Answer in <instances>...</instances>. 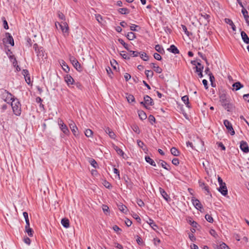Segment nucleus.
Returning <instances> with one entry per match:
<instances>
[{"label":"nucleus","instance_id":"obj_1","mask_svg":"<svg viewBox=\"0 0 249 249\" xmlns=\"http://www.w3.org/2000/svg\"><path fill=\"white\" fill-rule=\"evenodd\" d=\"M10 104L14 114L16 116H20L21 113V105L19 100L16 97H12Z\"/></svg>","mask_w":249,"mask_h":249},{"label":"nucleus","instance_id":"obj_2","mask_svg":"<svg viewBox=\"0 0 249 249\" xmlns=\"http://www.w3.org/2000/svg\"><path fill=\"white\" fill-rule=\"evenodd\" d=\"M220 102L222 106L228 111H231L232 109V104L230 103V100L225 93L221 94L219 96Z\"/></svg>","mask_w":249,"mask_h":249},{"label":"nucleus","instance_id":"obj_3","mask_svg":"<svg viewBox=\"0 0 249 249\" xmlns=\"http://www.w3.org/2000/svg\"><path fill=\"white\" fill-rule=\"evenodd\" d=\"M12 97L15 96L6 89H1V98L5 102L10 104L9 101H11Z\"/></svg>","mask_w":249,"mask_h":249},{"label":"nucleus","instance_id":"obj_4","mask_svg":"<svg viewBox=\"0 0 249 249\" xmlns=\"http://www.w3.org/2000/svg\"><path fill=\"white\" fill-rule=\"evenodd\" d=\"M58 124L59 126V128L63 132V134H61V138H64V135L69 136L70 132L68 128V126L65 124L61 119H59L58 121Z\"/></svg>","mask_w":249,"mask_h":249},{"label":"nucleus","instance_id":"obj_5","mask_svg":"<svg viewBox=\"0 0 249 249\" xmlns=\"http://www.w3.org/2000/svg\"><path fill=\"white\" fill-rule=\"evenodd\" d=\"M70 60L73 67L77 71L80 72L83 71V68L81 65L74 56H71Z\"/></svg>","mask_w":249,"mask_h":249},{"label":"nucleus","instance_id":"obj_6","mask_svg":"<svg viewBox=\"0 0 249 249\" xmlns=\"http://www.w3.org/2000/svg\"><path fill=\"white\" fill-rule=\"evenodd\" d=\"M33 48L34 49L37 57L39 58L43 59V57L44 56V51L43 47H39L37 43H35L33 45Z\"/></svg>","mask_w":249,"mask_h":249},{"label":"nucleus","instance_id":"obj_7","mask_svg":"<svg viewBox=\"0 0 249 249\" xmlns=\"http://www.w3.org/2000/svg\"><path fill=\"white\" fill-rule=\"evenodd\" d=\"M201 18L199 19V21L201 25H206L210 21V16L206 13L201 14Z\"/></svg>","mask_w":249,"mask_h":249},{"label":"nucleus","instance_id":"obj_8","mask_svg":"<svg viewBox=\"0 0 249 249\" xmlns=\"http://www.w3.org/2000/svg\"><path fill=\"white\" fill-rule=\"evenodd\" d=\"M59 27L64 36L69 35V27L67 22H61V24H59Z\"/></svg>","mask_w":249,"mask_h":249},{"label":"nucleus","instance_id":"obj_9","mask_svg":"<svg viewBox=\"0 0 249 249\" xmlns=\"http://www.w3.org/2000/svg\"><path fill=\"white\" fill-rule=\"evenodd\" d=\"M192 202L194 207L197 210L201 212V210L203 209V206L199 201V200L198 199L193 197L192 198Z\"/></svg>","mask_w":249,"mask_h":249},{"label":"nucleus","instance_id":"obj_10","mask_svg":"<svg viewBox=\"0 0 249 249\" xmlns=\"http://www.w3.org/2000/svg\"><path fill=\"white\" fill-rule=\"evenodd\" d=\"M224 125L226 127L228 131L230 132L231 134V135H233V128L232 127V124L228 120H225L224 121Z\"/></svg>","mask_w":249,"mask_h":249},{"label":"nucleus","instance_id":"obj_11","mask_svg":"<svg viewBox=\"0 0 249 249\" xmlns=\"http://www.w3.org/2000/svg\"><path fill=\"white\" fill-rule=\"evenodd\" d=\"M104 130H105V132L108 135L111 139L113 140L116 139V135L111 129L108 127L105 126Z\"/></svg>","mask_w":249,"mask_h":249},{"label":"nucleus","instance_id":"obj_12","mask_svg":"<svg viewBox=\"0 0 249 249\" xmlns=\"http://www.w3.org/2000/svg\"><path fill=\"white\" fill-rule=\"evenodd\" d=\"M240 147L241 150L244 153H247L249 152V147L248 143L243 141L240 142Z\"/></svg>","mask_w":249,"mask_h":249},{"label":"nucleus","instance_id":"obj_13","mask_svg":"<svg viewBox=\"0 0 249 249\" xmlns=\"http://www.w3.org/2000/svg\"><path fill=\"white\" fill-rule=\"evenodd\" d=\"M22 74L24 77L26 82L27 84L30 85L31 83V79L28 70L26 69L23 70Z\"/></svg>","mask_w":249,"mask_h":249},{"label":"nucleus","instance_id":"obj_14","mask_svg":"<svg viewBox=\"0 0 249 249\" xmlns=\"http://www.w3.org/2000/svg\"><path fill=\"white\" fill-rule=\"evenodd\" d=\"M159 191L160 194L162 196V197L167 201L169 202L171 200V198L169 195L167 194V193L165 191V190L161 188H159Z\"/></svg>","mask_w":249,"mask_h":249},{"label":"nucleus","instance_id":"obj_15","mask_svg":"<svg viewBox=\"0 0 249 249\" xmlns=\"http://www.w3.org/2000/svg\"><path fill=\"white\" fill-rule=\"evenodd\" d=\"M69 125L73 134L75 137L78 136L79 132L78 130V128L75 125V124L73 122H72V123L70 124Z\"/></svg>","mask_w":249,"mask_h":249},{"label":"nucleus","instance_id":"obj_16","mask_svg":"<svg viewBox=\"0 0 249 249\" xmlns=\"http://www.w3.org/2000/svg\"><path fill=\"white\" fill-rule=\"evenodd\" d=\"M112 147L118 155L121 156L123 158L125 159V156H126V155L121 149L114 144H112Z\"/></svg>","mask_w":249,"mask_h":249},{"label":"nucleus","instance_id":"obj_17","mask_svg":"<svg viewBox=\"0 0 249 249\" xmlns=\"http://www.w3.org/2000/svg\"><path fill=\"white\" fill-rule=\"evenodd\" d=\"M5 36L6 37V42L10 44L12 46H14V40L13 37L9 33H5Z\"/></svg>","mask_w":249,"mask_h":249},{"label":"nucleus","instance_id":"obj_18","mask_svg":"<svg viewBox=\"0 0 249 249\" xmlns=\"http://www.w3.org/2000/svg\"><path fill=\"white\" fill-rule=\"evenodd\" d=\"M145 103L148 107V106H152L154 105V102L153 99L148 95H145L143 97Z\"/></svg>","mask_w":249,"mask_h":249},{"label":"nucleus","instance_id":"obj_19","mask_svg":"<svg viewBox=\"0 0 249 249\" xmlns=\"http://www.w3.org/2000/svg\"><path fill=\"white\" fill-rule=\"evenodd\" d=\"M167 50L175 54L179 53V51L175 45H171L170 47Z\"/></svg>","mask_w":249,"mask_h":249},{"label":"nucleus","instance_id":"obj_20","mask_svg":"<svg viewBox=\"0 0 249 249\" xmlns=\"http://www.w3.org/2000/svg\"><path fill=\"white\" fill-rule=\"evenodd\" d=\"M59 63L60 65L61 66L63 70L66 73H68L70 71V68L69 66L67 65V64L65 62V61L63 60H61V61H59Z\"/></svg>","mask_w":249,"mask_h":249},{"label":"nucleus","instance_id":"obj_21","mask_svg":"<svg viewBox=\"0 0 249 249\" xmlns=\"http://www.w3.org/2000/svg\"><path fill=\"white\" fill-rule=\"evenodd\" d=\"M227 79L228 80V81H226L227 86L229 87V89L233 90V80L232 76L228 74L227 76Z\"/></svg>","mask_w":249,"mask_h":249},{"label":"nucleus","instance_id":"obj_22","mask_svg":"<svg viewBox=\"0 0 249 249\" xmlns=\"http://www.w3.org/2000/svg\"><path fill=\"white\" fill-rule=\"evenodd\" d=\"M218 190L224 196H226L228 194V190L226 184L220 186L218 188Z\"/></svg>","mask_w":249,"mask_h":249},{"label":"nucleus","instance_id":"obj_23","mask_svg":"<svg viewBox=\"0 0 249 249\" xmlns=\"http://www.w3.org/2000/svg\"><path fill=\"white\" fill-rule=\"evenodd\" d=\"M64 79L65 82L67 83V84L69 85H72L73 84V83L74 82V80L73 78L69 74L66 75L64 77Z\"/></svg>","mask_w":249,"mask_h":249},{"label":"nucleus","instance_id":"obj_24","mask_svg":"<svg viewBox=\"0 0 249 249\" xmlns=\"http://www.w3.org/2000/svg\"><path fill=\"white\" fill-rule=\"evenodd\" d=\"M159 162L160 163L161 166L162 168H163L164 169L170 171L171 170V168L170 165L167 164L166 162L163 160H160Z\"/></svg>","mask_w":249,"mask_h":249},{"label":"nucleus","instance_id":"obj_25","mask_svg":"<svg viewBox=\"0 0 249 249\" xmlns=\"http://www.w3.org/2000/svg\"><path fill=\"white\" fill-rule=\"evenodd\" d=\"M181 100L187 107L191 108V106L190 105L189 100V97L188 95H184L182 97Z\"/></svg>","mask_w":249,"mask_h":249},{"label":"nucleus","instance_id":"obj_26","mask_svg":"<svg viewBox=\"0 0 249 249\" xmlns=\"http://www.w3.org/2000/svg\"><path fill=\"white\" fill-rule=\"evenodd\" d=\"M61 223L62 225L65 228H68L70 227V221L68 218H62Z\"/></svg>","mask_w":249,"mask_h":249},{"label":"nucleus","instance_id":"obj_27","mask_svg":"<svg viewBox=\"0 0 249 249\" xmlns=\"http://www.w3.org/2000/svg\"><path fill=\"white\" fill-rule=\"evenodd\" d=\"M144 159L146 162L148 163L150 165L155 167L156 166L155 162L149 156H145Z\"/></svg>","mask_w":249,"mask_h":249},{"label":"nucleus","instance_id":"obj_28","mask_svg":"<svg viewBox=\"0 0 249 249\" xmlns=\"http://www.w3.org/2000/svg\"><path fill=\"white\" fill-rule=\"evenodd\" d=\"M241 35L244 42L246 44H249V37L247 36V34L245 32L242 31Z\"/></svg>","mask_w":249,"mask_h":249},{"label":"nucleus","instance_id":"obj_29","mask_svg":"<svg viewBox=\"0 0 249 249\" xmlns=\"http://www.w3.org/2000/svg\"><path fill=\"white\" fill-rule=\"evenodd\" d=\"M150 65L152 67L153 69H154V70L156 72L158 73H160L162 72V70L159 66H157L154 63H151Z\"/></svg>","mask_w":249,"mask_h":249},{"label":"nucleus","instance_id":"obj_30","mask_svg":"<svg viewBox=\"0 0 249 249\" xmlns=\"http://www.w3.org/2000/svg\"><path fill=\"white\" fill-rule=\"evenodd\" d=\"M138 113L139 118L141 120H144L147 118L146 114L144 111H143L142 110H138Z\"/></svg>","mask_w":249,"mask_h":249},{"label":"nucleus","instance_id":"obj_31","mask_svg":"<svg viewBox=\"0 0 249 249\" xmlns=\"http://www.w3.org/2000/svg\"><path fill=\"white\" fill-rule=\"evenodd\" d=\"M147 223L154 230L156 231V229L158 228V226L153 219L150 218L149 219V222Z\"/></svg>","mask_w":249,"mask_h":249},{"label":"nucleus","instance_id":"obj_32","mask_svg":"<svg viewBox=\"0 0 249 249\" xmlns=\"http://www.w3.org/2000/svg\"><path fill=\"white\" fill-rule=\"evenodd\" d=\"M125 183L126 186V188L131 190L133 187V183L128 178L125 179Z\"/></svg>","mask_w":249,"mask_h":249},{"label":"nucleus","instance_id":"obj_33","mask_svg":"<svg viewBox=\"0 0 249 249\" xmlns=\"http://www.w3.org/2000/svg\"><path fill=\"white\" fill-rule=\"evenodd\" d=\"M171 153L174 156L177 157L179 155V151L175 147H173L170 149Z\"/></svg>","mask_w":249,"mask_h":249},{"label":"nucleus","instance_id":"obj_34","mask_svg":"<svg viewBox=\"0 0 249 249\" xmlns=\"http://www.w3.org/2000/svg\"><path fill=\"white\" fill-rule=\"evenodd\" d=\"M140 56L141 58L144 61H147L149 60V56L144 52H140Z\"/></svg>","mask_w":249,"mask_h":249},{"label":"nucleus","instance_id":"obj_35","mask_svg":"<svg viewBox=\"0 0 249 249\" xmlns=\"http://www.w3.org/2000/svg\"><path fill=\"white\" fill-rule=\"evenodd\" d=\"M155 49L158 53L163 54L165 53L163 48L160 45L157 44L155 45Z\"/></svg>","mask_w":249,"mask_h":249},{"label":"nucleus","instance_id":"obj_36","mask_svg":"<svg viewBox=\"0 0 249 249\" xmlns=\"http://www.w3.org/2000/svg\"><path fill=\"white\" fill-rule=\"evenodd\" d=\"M119 13L122 15H126L130 13V10L126 8H121L118 10Z\"/></svg>","mask_w":249,"mask_h":249},{"label":"nucleus","instance_id":"obj_37","mask_svg":"<svg viewBox=\"0 0 249 249\" xmlns=\"http://www.w3.org/2000/svg\"><path fill=\"white\" fill-rule=\"evenodd\" d=\"M125 94L126 98L128 103H131L132 102H135V98L133 95L128 94L127 93H125Z\"/></svg>","mask_w":249,"mask_h":249},{"label":"nucleus","instance_id":"obj_38","mask_svg":"<svg viewBox=\"0 0 249 249\" xmlns=\"http://www.w3.org/2000/svg\"><path fill=\"white\" fill-rule=\"evenodd\" d=\"M215 249H230L229 247L224 242L221 243L219 246L216 245Z\"/></svg>","mask_w":249,"mask_h":249},{"label":"nucleus","instance_id":"obj_39","mask_svg":"<svg viewBox=\"0 0 249 249\" xmlns=\"http://www.w3.org/2000/svg\"><path fill=\"white\" fill-rule=\"evenodd\" d=\"M242 13L244 17V18L246 22L249 24V16L248 15V12L247 10L243 8L242 9Z\"/></svg>","mask_w":249,"mask_h":249},{"label":"nucleus","instance_id":"obj_40","mask_svg":"<svg viewBox=\"0 0 249 249\" xmlns=\"http://www.w3.org/2000/svg\"><path fill=\"white\" fill-rule=\"evenodd\" d=\"M89 161L90 163V165L94 168H97L99 167L97 162L94 159L92 158H90L89 159Z\"/></svg>","mask_w":249,"mask_h":249},{"label":"nucleus","instance_id":"obj_41","mask_svg":"<svg viewBox=\"0 0 249 249\" xmlns=\"http://www.w3.org/2000/svg\"><path fill=\"white\" fill-rule=\"evenodd\" d=\"M126 37L129 40H133L136 38L135 34L132 32H128L126 35Z\"/></svg>","mask_w":249,"mask_h":249},{"label":"nucleus","instance_id":"obj_42","mask_svg":"<svg viewBox=\"0 0 249 249\" xmlns=\"http://www.w3.org/2000/svg\"><path fill=\"white\" fill-rule=\"evenodd\" d=\"M181 27H182V31L184 32V34L187 36H188V37H190V36H192V33H190L189 32L188 30H187V28L186 27V26L184 25H181Z\"/></svg>","mask_w":249,"mask_h":249},{"label":"nucleus","instance_id":"obj_43","mask_svg":"<svg viewBox=\"0 0 249 249\" xmlns=\"http://www.w3.org/2000/svg\"><path fill=\"white\" fill-rule=\"evenodd\" d=\"M118 208H119V210L121 212H123V213H126L128 211L127 207L123 204L119 205L118 206Z\"/></svg>","mask_w":249,"mask_h":249},{"label":"nucleus","instance_id":"obj_44","mask_svg":"<svg viewBox=\"0 0 249 249\" xmlns=\"http://www.w3.org/2000/svg\"><path fill=\"white\" fill-rule=\"evenodd\" d=\"M224 21L226 23L229 24L232 30V31H233V22L232 20L230 18H225L224 19Z\"/></svg>","mask_w":249,"mask_h":249},{"label":"nucleus","instance_id":"obj_45","mask_svg":"<svg viewBox=\"0 0 249 249\" xmlns=\"http://www.w3.org/2000/svg\"><path fill=\"white\" fill-rule=\"evenodd\" d=\"M145 74L147 79L152 78L154 75V72L151 70H145Z\"/></svg>","mask_w":249,"mask_h":249},{"label":"nucleus","instance_id":"obj_46","mask_svg":"<svg viewBox=\"0 0 249 249\" xmlns=\"http://www.w3.org/2000/svg\"><path fill=\"white\" fill-rule=\"evenodd\" d=\"M244 87L243 85L239 82H234V90H238Z\"/></svg>","mask_w":249,"mask_h":249},{"label":"nucleus","instance_id":"obj_47","mask_svg":"<svg viewBox=\"0 0 249 249\" xmlns=\"http://www.w3.org/2000/svg\"><path fill=\"white\" fill-rule=\"evenodd\" d=\"M1 20L3 22V28L6 30L8 29L9 26H8V22H7L5 18L4 17H1Z\"/></svg>","mask_w":249,"mask_h":249},{"label":"nucleus","instance_id":"obj_48","mask_svg":"<svg viewBox=\"0 0 249 249\" xmlns=\"http://www.w3.org/2000/svg\"><path fill=\"white\" fill-rule=\"evenodd\" d=\"M118 41L124 46V47L127 50V51H129V48L128 44L125 43V42L124 41V40L122 38H119Z\"/></svg>","mask_w":249,"mask_h":249},{"label":"nucleus","instance_id":"obj_49","mask_svg":"<svg viewBox=\"0 0 249 249\" xmlns=\"http://www.w3.org/2000/svg\"><path fill=\"white\" fill-rule=\"evenodd\" d=\"M128 51L129 52L130 57H137L139 54H140V52L137 51H131L129 49Z\"/></svg>","mask_w":249,"mask_h":249},{"label":"nucleus","instance_id":"obj_50","mask_svg":"<svg viewBox=\"0 0 249 249\" xmlns=\"http://www.w3.org/2000/svg\"><path fill=\"white\" fill-rule=\"evenodd\" d=\"M85 134L87 137H91L93 135V131L90 129H87L85 131Z\"/></svg>","mask_w":249,"mask_h":249},{"label":"nucleus","instance_id":"obj_51","mask_svg":"<svg viewBox=\"0 0 249 249\" xmlns=\"http://www.w3.org/2000/svg\"><path fill=\"white\" fill-rule=\"evenodd\" d=\"M132 129L137 134H139L141 132L139 126L137 124H134L132 126Z\"/></svg>","mask_w":249,"mask_h":249},{"label":"nucleus","instance_id":"obj_52","mask_svg":"<svg viewBox=\"0 0 249 249\" xmlns=\"http://www.w3.org/2000/svg\"><path fill=\"white\" fill-rule=\"evenodd\" d=\"M25 232H27L29 236L32 237L33 236L34 231L32 228H25Z\"/></svg>","mask_w":249,"mask_h":249},{"label":"nucleus","instance_id":"obj_53","mask_svg":"<svg viewBox=\"0 0 249 249\" xmlns=\"http://www.w3.org/2000/svg\"><path fill=\"white\" fill-rule=\"evenodd\" d=\"M149 123L153 125L156 122V119L153 115H150L148 118Z\"/></svg>","mask_w":249,"mask_h":249},{"label":"nucleus","instance_id":"obj_54","mask_svg":"<svg viewBox=\"0 0 249 249\" xmlns=\"http://www.w3.org/2000/svg\"><path fill=\"white\" fill-rule=\"evenodd\" d=\"M112 229L118 234H120L121 232L122 231V230L117 225H114L112 227Z\"/></svg>","mask_w":249,"mask_h":249},{"label":"nucleus","instance_id":"obj_55","mask_svg":"<svg viewBox=\"0 0 249 249\" xmlns=\"http://www.w3.org/2000/svg\"><path fill=\"white\" fill-rule=\"evenodd\" d=\"M205 217L208 222L210 223H213V218L211 215H209V214H206L205 216Z\"/></svg>","mask_w":249,"mask_h":249},{"label":"nucleus","instance_id":"obj_56","mask_svg":"<svg viewBox=\"0 0 249 249\" xmlns=\"http://www.w3.org/2000/svg\"><path fill=\"white\" fill-rule=\"evenodd\" d=\"M57 14L59 19L63 21H65L66 20L65 16L62 12H61L60 11H58Z\"/></svg>","mask_w":249,"mask_h":249},{"label":"nucleus","instance_id":"obj_57","mask_svg":"<svg viewBox=\"0 0 249 249\" xmlns=\"http://www.w3.org/2000/svg\"><path fill=\"white\" fill-rule=\"evenodd\" d=\"M198 55L204 60L205 61L206 63L209 65V63L208 62V60L207 59L205 55L203 54V53L200 52H198L197 53Z\"/></svg>","mask_w":249,"mask_h":249},{"label":"nucleus","instance_id":"obj_58","mask_svg":"<svg viewBox=\"0 0 249 249\" xmlns=\"http://www.w3.org/2000/svg\"><path fill=\"white\" fill-rule=\"evenodd\" d=\"M122 53H121V56L124 59L129 60L130 58L129 54H128L126 53H125V52L123 51Z\"/></svg>","mask_w":249,"mask_h":249},{"label":"nucleus","instance_id":"obj_59","mask_svg":"<svg viewBox=\"0 0 249 249\" xmlns=\"http://www.w3.org/2000/svg\"><path fill=\"white\" fill-rule=\"evenodd\" d=\"M212 76L210 75V81L211 83V86L213 87H215V84H214L213 83V81L214 80V76L213 75V73H211V74Z\"/></svg>","mask_w":249,"mask_h":249},{"label":"nucleus","instance_id":"obj_60","mask_svg":"<svg viewBox=\"0 0 249 249\" xmlns=\"http://www.w3.org/2000/svg\"><path fill=\"white\" fill-rule=\"evenodd\" d=\"M137 203L140 207H142L144 206V203L141 199L140 198L137 199Z\"/></svg>","mask_w":249,"mask_h":249},{"label":"nucleus","instance_id":"obj_61","mask_svg":"<svg viewBox=\"0 0 249 249\" xmlns=\"http://www.w3.org/2000/svg\"><path fill=\"white\" fill-rule=\"evenodd\" d=\"M153 56L154 58L157 60L160 61L162 59V57L160 56V55L157 53H154L153 54Z\"/></svg>","mask_w":249,"mask_h":249},{"label":"nucleus","instance_id":"obj_62","mask_svg":"<svg viewBox=\"0 0 249 249\" xmlns=\"http://www.w3.org/2000/svg\"><path fill=\"white\" fill-rule=\"evenodd\" d=\"M194 68H195V69H196L195 72L196 73H198V72H203L204 66H202V67L196 66Z\"/></svg>","mask_w":249,"mask_h":249},{"label":"nucleus","instance_id":"obj_63","mask_svg":"<svg viewBox=\"0 0 249 249\" xmlns=\"http://www.w3.org/2000/svg\"><path fill=\"white\" fill-rule=\"evenodd\" d=\"M96 19L97 20V21L99 23H101V21L103 20V17L100 14H96L95 15Z\"/></svg>","mask_w":249,"mask_h":249},{"label":"nucleus","instance_id":"obj_64","mask_svg":"<svg viewBox=\"0 0 249 249\" xmlns=\"http://www.w3.org/2000/svg\"><path fill=\"white\" fill-rule=\"evenodd\" d=\"M172 163L175 166H178L179 164V160L178 158H174L172 160Z\"/></svg>","mask_w":249,"mask_h":249}]
</instances>
